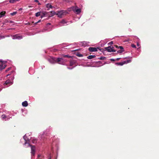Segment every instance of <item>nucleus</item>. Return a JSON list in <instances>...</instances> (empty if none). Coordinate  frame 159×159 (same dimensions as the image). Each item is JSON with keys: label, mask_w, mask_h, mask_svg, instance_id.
Segmentation results:
<instances>
[{"label": "nucleus", "mask_w": 159, "mask_h": 159, "mask_svg": "<svg viewBox=\"0 0 159 159\" xmlns=\"http://www.w3.org/2000/svg\"><path fill=\"white\" fill-rule=\"evenodd\" d=\"M68 12L66 11L61 10L60 11H58L56 15L58 16L60 18H61L63 16L66 15Z\"/></svg>", "instance_id": "nucleus-2"}, {"label": "nucleus", "mask_w": 159, "mask_h": 159, "mask_svg": "<svg viewBox=\"0 0 159 159\" xmlns=\"http://www.w3.org/2000/svg\"><path fill=\"white\" fill-rule=\"evenodd\" d=\"M38 5H41V4H40V3H39V2H38Z\"/></svg>", "instance_id": "nucleus-42"}, {"label": "nucleus", "mask_w": 159, "mask_h": 159, "mask_svg": "<svg viewBox=\"0 0 159 159\" xmlns=\"http://www.w3.org/2000/svg\"><path fill=\"white\" fill-rule=\"evenodd\" d=\"M113 48L112 46H110L105 48V50L109 52H115L116 50L113 49Z\"/></svg>", "instance_id": "nucleus-3"}, {"label": "nucleus", "mask_w": 159, "mask_h": 159, "mask_svg": "<svg viewBox=\"0 0 159 159\" xmlns=\"http://www.w3.org/2000/svg\"><path fill=\"white\" fill-rule=\"evenodd\" d=\"M66 2H70V1H71V0H64Z\"/></svg>", "instance_id": "nucleus-34"}, {"label": "nucleus", "mask_w": 159, "mask_h": 159, "mask_svg": "<svg viewBox=\"0 0 159 159\" xmlns=\"http://www.w3.org/2000/svg\"><path fill=\"white\" fill-rule=\"evenodd\" d=\"M21 9H21V8H20V10H21Z\"/></svg>", "instance_id": "nucleus-48"}, {"label": "nucleus", "mask_w": 159, "mask_h": 159, "mask_svg": "<svg viewBox=\"0 0 159 159\" xmlns=\"http://www.w3.org/2000/svg\"><path fill=\"white\" fill-rule=\"evenodd\" d=\"M46 7L47 8L49 7L50 8H52V6L51 5L49 4H47Z\"/></svg>", "instance_id": "nucleus-22"}, {"label": "nucleus", "mask_w": 159, "mask_h": 159, "mask_svg": "<svg viewBox=\"0 0 159 159\" xmlns=\"http://www.w3.org/2000/svg\"><path fill=\"white\" fill-rule=\"evenodd\" d=\"M61 56H62V57H63L64 58H65L66 57H67V58H68L71 57L70 56H69V55H63V54H62L61 55Z\"/></svg>", "instance_id": "nucleus-16"}, {"label": "nucleus", "mask_w": 159, "mask_h": 159, "mask_svg": "<svg viewBox=\"0 0 159 159\" xmlns=\"http://www.w3.org/2000/svg\"><path fill=\"white\" fill-rule=\"evenodd\" d=\"M98 62L101 63V62L100 61H98Z\"/></svg>", "instance_id": "nucleus-47"}, {"label": "nucleus", "mask_w": 159, "mask_h": 159, "mask_svg": "<svg viewBox=\"0 0 159 159\" xmlns=\"http://www.w3.org/2000/svg\"><path fill=\"white\" fill-rule=\"evenodd\" d=\"M22 105L23 107H26L28 105V103L27 101H25L24 102H22Z\"/></svg>", "instance_id": "nucleus-12"}, {"label": "nucleus", "mask_w": 159, "mask_h": 159, "mask_svg": "<svg viewBox=\"0 0 159 159\" xmlns=\"http://www.w3.org/2000/svg\"><path fill=\"white\" fill-rule=\"evenodd\" d=\"M67 22L66 21L64 20H62L61 21L60 23L61 24H66Z\"/></svg>", "instance_id": "nucleus-21"}, {"label": "nucleus", "mask_w": 159, "mask_h": 159, "mask_svg": "<svg viewBox=\"0 0 159 159\" xmlns=\"http://www.w3.org/2000/svg\"><path fill=\"white\" fill-rule=\"evenodd\" d=\"M10 22L11 23H12V21H10Z\"/></svg>", "instance_id": "nucleus-46"}, {"label": "nucleus", "mask_w": 159, "mask_h": 159, "mask_svg": "<svg viewBox=\"0 0 159 159\" xmlns=\"http://www.w3.org/2000/svg\"><path fill=\"white\" fill-rule=\"evenodd\" d=\"M2 119H4L6 117V116L5 115H2Z\"/></svg>", "instance_id": "nucleus-31"}, {"label": "nucleus", "mask_w": 159, "mask_h": 159, "mask_svg": "<svg viewBox=\"0 0 159 159\" xmlns=\"http://www.w3.org/2000/svg\"><path fill=\"white\" fill-rule=\"evenodd\" d=\"M5 13L6 12L5 11H1L0 13V18L4 16Z\"/></svg>", "instance_id": "nucleus-14"}, {"label": "nucleus", "mask_w": 159, "mask_h": 159, "mask_svg": "<svg viewBox=\"0 0 159 159\" xmlns=\"http://www.w3.org/2000/svg\"><path fill=\"white\" fill-rule=\"evenodd\" d=\"M78 8L77 7H72V9L73 11H75L77 13L79 14L81 12V10L80 9Z\"/></svg>", "instance_id": "nucleus-6"}, {"label": "nucleus", "mask_w": 159, "mask_h": 159, "mask_svg": "<svg viewBox=\"0 0 159 159\" xmlns=\"http://www.w3.org/2000/svg\"><path fill=\"white\" fill-rule=\"evenodd\" d=\"M67 61L66 59H65L61 56V57H59L56 58L55 60V62L59 64L64 65L66 62Z\"/></svg>", "instance_id": "nucleus-1"}, {"label": "nucleus", "mask_w": 159, "mask_h": 159, "mask_svg": "<svg viewBox=\"0 0 159 159\" xmlns=\"http://www.w3.org/2000/svg\"><path fill=\"white\" fill-rule=\"evenodd\" d=\"M52 13L53 14H56L55 12L54 11H53Z\"/></svg>", "instance_id": "nucleus-43"}, {"label": "nucleus", "mask_w": 159, "mask_h": 159, "mask_svg": "<svg viewBox=\"0 0 159 159\" xmlns=\"http://www.w3.org/2000/svg\"><path fill=\"white\" fill-rule=\"evenodd\" d=\"M17 12L16 11H15V12H14L12 13H11L10 14L12 16H14L15 15H16V13H17Z\"/></svg>", "instance_id": "nucleus-26"}, {"label": "nucleus", "mask_w": 159, "mask_h": 159, "mask_svg": "<svg viewBox=\"0 0 159 159\" xmlns=\"http://www.w3.org/2000/svg\"><path fill=\"white\" fill-rule=\"evenodd\" d=\"M48 159H51V158L50 157V158H49Z\"/></svg>", "instance_id": "nucleus-49"}, {"label": "nucleus", "mask_w": 159, "mask_h": 159, "mask_svg": "<svg viewBox=\"0 0 159 159\" xmlns=\"http://www.w3.org/2000/svg\"><path fill=\"white\" fill-rule=\"evenodd\" d=\"M19 0H9V2L10 3H14L18 1Z\"/></svg>", "instance_id": "nucleus-20"}, {"label": "nucleus", "mask_w": 159, "mask_h": 159, "mask_svg": "<svg viewBox=\"0 0 159 159\" xmlns=\"http://www.w3.org/2000/svg\"><path fill=\"white\" fill-rule=\"evenodd\" d=\"M34 2H38L39 1L38 0H34Z\"/></svg>", "instance_id": "nucleus-38"}, {"label": "nucleus", "mask_w": 159, "mask_h": 159, "mask_svg": "<svg viewBox=\"0 0 159 159\" xmlns=\"http://www.w3.org/2000/svg\"><path fill=\"white\" fill-rule=\"evenodd\" d=\"M124 50H119L118 51H117V52L121 53H122V52H124Z\"/></svg>", "instance_id": "nucleus-30"}, {"label": "nucleus", "mask_w": 159, "mask_h": 159, "mask_svg": "<svg viewBox=\"0 0 159 159\" xmlns=\"http://www.w3.org/2000/svg\"><path fill=\"white\" fill-rule=\"evenodd\" d=\"M4 38V36H1L0 35V39Z\"/></svg>", "instance_id": "nucleus-35"}, {"label": "nucleus", "mask_w": 159, "mask_h": 159, "mask_svg": "<svg viewBox=\"0 0 159 159\" xmlns=\"http://www.w3.org/2000/svg\"><path fill=\"white\" fill-rule=\"evenodd\" d=\"M55 60H56V59H55V58L49 60V62L52 63H54L55 62Z\"/></svg>", "instance_id": "nucleus-15"}, {"label": "nucleus", "mask_w": 159, "mask_h": 159, "mask_svg": "<svg viewBox=\"0 0 159 159\" xmlns=\"http://www.w3.org/2000/svg\"><path fill=\"white\" fill-rule=\"evenodd\" d=\"M106 57H100L98 58V59L100 60H105Z\"/></svg>", "instance_id": "nucleus-24"}, {"label": "nucleus", "mask_w": 159, "mask_h": 159, "mask_svg": "<svg viewBox=\"0 0 159 159\" xmlns=\"http://www.w3.org/2000/svg\"><path fill=\"white\" fill-rule=\"evenodd\" d=\"M110 60L111 61H116V60L114 59H110Z\"/></svg>", "instance_id": "nucleus-37"}, {"label": "nucleus", "mask_w": 159, "mask_h": 159, "mask_svg": "<svg viewBox=\"0 0 159 159\" xmlns=\"http://www.w3.org/2000/svg\"><path fill=\"white\" fill-rule=\"evenodd\" d=\"M43 158V157L40 155H39L38 156V158L39 159H39H42Z\"/></svg>", "instance_id": "nucleus-28"}, {"label": "nucleus", "mask_w": 159, "mask_h": 159, "mask_svg": "<svg viewBox=\"0 0 159 159\" xmlns=\"http://www.w3.org/2000/svg\"><path fill=\"white\" fill-rule=\"evenodd\" d=\"M40 21H41V20H39L38 22H37L34 23V22H31V23H29V24L31 25H33L32 24H34H34L33 25H36L38 23L40 22Z\"/></svg>", "instance_id": "nucleus-18"}, {"label": "nucleus", "mask_w": 159, "mask_h": 159, "mask_svg": "<svg viewBox=\"0 0 159 159\" xmlns=\"http://www.w3.org/2000/svg\"><path fill=\"white\" fill-rule=\"evenodd\" d=\"M6 66V65L1 63L0 64V69L1 70L4 69Z\"/></svg>", "instance_id": "nucleus-10"}, {"label": "nucleus", "mask_w": 159, "mask_h": 159, "mask_svg": "<svg viewBox=\"0 0 159 159\" xmlns=\"http://www.w3.org/2000/svg\"><path fill=\"white\" fill-rule=\"evenodd\" d=\"M113 44V41H111V42H110L109 43V44H110V45L112 44Z\"/></svg>", "instance_id": "nucleus-36"}, {"label": "nucleus", "mask_w": 159, "mask_h": 159, "mask_svg": "<svg viewBox=\"0 0 159 159\" xmlns=\"http://www.w3.org/2000/svg\"><path fill=\"white\" fill-rule=\"evenodd\" d=\"M41 15V12L39 11L38 12L35 14V16L36 17H38Z\"/></svg>", "instance_id": "nucleus-19"}, {"label": "nucleus", "mask_w": 159, "mask_h": 159, "mask_svg": "<svg viewBox=\"0 0 159 159\" xmlns=\"http://www.w3.org/2000/svg\"><path fill=\"white\" fill-rule=\"evenodd\" d=\"M10 69V68H8L7 70H6V71H8Z\"/></svg>", "instance_id": "nucleus-41"}, {"label": "nucleus", "mask_w": 159, "mask_h": 159, "mask_svg": "<svg viewBox=\"0 0 159 159\" xmlns=\"http://www.w3.org/2000/svg\"><path fill=\"white\" fill-rule=\"evenodd\" d=\"M29 146L31 147V153L32 156H34V155L35 154V147L34 146H32V145H30Z\"/></svg>", "instance_id": "nucleus-5"}, {"label": "nucleus", "mask_w": 159, "mask_h": 159, "mask_svg": "<svg viewBox=\"0 0 159 159\" xmlns=\"http://www.w3.org/2000/svg\"><path fill=\"white\" fill-rule=\"evenodd\" d=\"M75 62H76V61L75 60H71L70 61V66H73V65H74L75 64Z\"/></svg>", "instance_id": "nucleus-11"}, {"label": "nucleus", "mask_w": 159, "mask_h": 159, "mask_svg": "<svg viewBox=\"0 0 159 159\" xmlns=\"http://www.w3.org/2000/svg\"><path fill=\"white\" fill-rule=\"evenodd\" d=\"M76 55L79 57H82L83 56V55L79 53H77L76 54Z\"/></svg>", "instance_id": "nucleus-23"}, {"label": "nucleus", "mask_w": 159, "mask_h": 159, "mask_svg": "<svg viewBox=\"0 0 159 159\" xmlns=\"http://www.w3.org/2000/svg\"><path fill=\"white\" fill-rule=\"evenodd\" d=\"M97 49H100L98 48H95L90 47L89 48V50L91 52H95L97 51Z\"/></svg>", "instance_id": "nucleus-7"}, {"label": "nucleus", "mask_w": 159, "mask_h": 159, "mask_svg": "<svg viewBox=\"0 0 159 159\" xmlns=\"http://www.w3.org/2000/svg\"><path fill=\"white\" fill-rule=\"evenodd\" d=\"M37 139H33L32 140V142L33 143H35L36 142Z\"/></svg>", "instance_id": "nucleus-29"}, {"label": "nucleus", "mask_w": 159, "mask_h": 159, "mask_svg": "<svg viewBox=\"0 0 159 159\" xmlns=\"http://www.w3.org/2000/svg\"><path fill=\"white\" fill-rule=\"evenodd\" d=\"M22 38L21 36L18 35H14L13 36V39H20Z\"/></svg>", "instance_id": "nucleus-8"}, {"label": "nucleus", "mask_w": 159, "mask_h": 159, "mask_svg": "<svg viewBox=\"0 0 159 159\" xmlns=\"http://www.w3.org/2000/svg\"><path fill=\"white\" fill-rule=\"evenodd\" d=\"M119 48H120L121 50H123V48L122 46H119Z\"/></svg>", "instance_id": "nucleus-33"}, {"label": "nucleus", "mask_w": 159, "mask_h": 159, "mask_svg": "<svg viewBox=\"0 0 159 159\" xmlns=\"http://www.w3.org/2000/svg\"><path fill=\"white\" fill-rule=\"evenodd\" d=\"M5 84L8 86H9L12 84L11 81L10 80H7L5 82Z\"/></svg>", "instance_id": "nucleus-9"}, {"label": "nucleus", "mask_w": 159, "mask_h": 159, "mask_svg": "<svg viewBox=\"0 0 159 159\" xmlns=\"http://www.w3.org/2000/svg\"><path fill=\"white\" fill-rule=\"evenodd\" d=\"M139 45H140L139 44V43H137V46H139Z\"/></svg>", "instance_id": "nucleus-45"}, {"label": "nucleus", "mask_w": 159, "mask_h": 159, "mask_svg": "<svg viewBox=\"0 0 159 159\" xmlns=\"http://www.w3.org/2000/svg\"><path fill=\"white\" fill-rule=\"evenodd\" d=\"M68 68L69 69H71L72 68H70V67H68Z\"/></svg>", "instance_id": "nucleus-44"}, {"label": "nucleus", "mask_w": 159, "mask_h": 159, "mask_svg": "<svg viewBox=\"0 0 159 159\" xmlns=\"http://www.w3.org/2000/svg\"><path fill=\"white\" fill-rule=\"evenodd\" d=\"M114 46H115L116 48H119V47H118V46L115 45Z\"/></svg>", "instance_id": "nucleus-39"}, {"label": "nucleus", "mask_w": 159, "mask_h": 159, "mask_svg": "<svg viewBox=\"0 0 159 159\" xmlns=\"http://www.w3.org/2000/svg\"><path fill=\"white\" fill-rule=\"evenodd\" d=\"M31 7V6H29V7Z\"/></svg>", "instance_id": "nucleus-50"}, {"label": "nucleus", "mask_w": 159, "mask_h": 159, "mask_svg": "<svg viewBox=\"0 0 159 159\" xmlns=\"http://www.w3.org/2000/svg\"><path fill=\"white\" fill-rule=\"evenodd\" d=\"M23 139L25 140V144L27 146H29L30 145L29 143V140H28V139L27 138V137L25 135L23 136Z\"/></svg>", "instance_id": "nucleus-4"}, {"label": "nucleus", "mask_w": 159, "mask_h": 159, "mask_svg": "<svg viewBox=\"0 0 159 159\" xmlns=\"http://www.w3.org/2000/svg\"><path fill=\"white\" fill-rule=\"evenodd\" d=\"M125 64H127L131 62V60H127L126 61H125Z\"/></svg>", "instance_id": "nucleus-27"}, {"label": "nucleus", "mask_w": 159, "mask_h": 159, "mask_svg": "<svg viewBox=\"0 0 159 159\" xmlns=\"http://www.w3.org/2000/svg\"><path fill=\"white\" fill-rule=\"evenodd\" d=\"M46 12L42 13V14L41 15V18H43L46 15Z\"/></svg>", "instance_id": "nucleus-25"}, {"label": "nucleus", "mask_w": 159, "mask_h": 159, "mask_svg": "<svg viewBox=\"0 0 159 159\" xmlns=\"http://www.w3.org/2000/svg\"><path fill=\"white\" fill-rule=\"evenodd\" d=\"M96 57V56L93 55H89V56L87 57V58L89 59H91L92 58H94Z\"/></svg>", "instance_id": "nucleus-13"}, {"label": "nucleus", "mask_w": 159, "mask_h": 159, "mask_svg": "<svg viewBox=\"0 0 159 159\" xmlns=\"http://www.w3.org/2000/svg\"><path fill=\"white\" fill-rule=\"evenodd\" d=\"M131 47L133 48H136V46L134 44H132Z\"/></svg>", "instance_id": "nucleus-32"}, {"label": "nucleus", "mask_w": 159, "mask_h": 159, "mask_svg": "<svg viewBox=\"0 0 159 159\" xmlns=\"http://www.w3.org/2000/svg\"><path fill=\"white\" fill-rule=\"evenodd\" d=\"M125 61H123L122 62L117 63L116 64L122 66L124 64H125Z\"/></svg>", "instance_id": "nucleus-17"}, {"label": "nucleus", "mask_w": 159, "mask_h": 159, "mask_svg": "<svg viewBox=\"0 0 159 159\" xmlns=\"http://www.w3.org/2000/svg\"><path fill=\"white\" fill-rule=\"evenodd\" d=\"M120 59V58H117L116 59V60L118 61Z\"/></svg>", "instance_id": "nucleus-40"}]
</instances>
